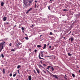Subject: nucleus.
Listing matches in <instances>:
<instances>
[{"label":"nucleus","mask_w":80,"mask_h":80,"mask_svg":"<svg viewBox=\"0 0 80 80\" xmlns=\"http://www.w3.org/2000/svg\"><path fill=\"white\" fill-rule=\"evenodd\" d=\"M63 38H64V39H65V37H63Z\"/></svg>","instance_id":"obj_54"},{"label":"nucleus","mask_w":80,"mask_h":80,"mask_svg":"<svg viewBox=\"0 0 80 80\" xmlns=\"http://www.w3.org/2000/svg\"><path fill=\"white\" fill-rule=\"evenodd\" d=\"M28 78L29 80H32V77H31V76H29Z\"/></svg>","instance_id":"obj_7"},{"label":"nucleus","mask_w":80,"mask_h":80,"mask_svg":"<svg viewBox=\"0 0 80 80\" xmlns=\"http://www.w3.org/2000/svg\"><path fill=\"white\" fill-rule=\"evenodd\" d=\"M14 27H17V25H15Z\"/></svg>","instance_id":"obj_52"},{"label":"nucleus","mask_w":80,"mask_h":80,"mask_svg":"<svg viewBox=\"0 0 80 80\" xmlns=\"http://www.w3.org/2000/svg\"><path fill=\"white\" fill-rule=\"evenodd\" d=\"M28 1H27L25 0H23V3H24V5H23L24 8H27V3H28Z\"/></svg>","instance_id":"obj_1"},{"label":"nucleus","mask_w":80,"mask_h":80,"mask_svg":"<svg viewBox=\"0 0 80 80\" xmlns=\"http://www.w3.org/2000/svg\"><path fill=\"white\" fill-rule=\"evenodd\" d=\"M46 47H47V45L46 44H45L43 46V49H45V48H46Z\"/></svg>","instance_id":"obj_5"},{"label":"nucleus","mask_w":80,"mask_h":80,"mask_svg":"<svg viewBox=\"0 0 80 80\" xmlns=\"http://www.w3.org/2000/svg\"><path fill=\"white\" fill-rule=\"evenodd\" d=\"M50 33L51 35H53V33L52 32H50Z\"/></svg>","instance_id":"obj_28"},{"label":"nucleus","mask_w":80,"mask_h":80,"mask_svg":"<svg viewBox=\"0 0 80 80\" xmlns=\"http://www.w3.org/2000/svg\"><path fill=\"white\" fill-rule=\"evenodd\" d=\"M63 11H67V10H66V9H63Z\"/></svg>","instance_id":"obj_49"},{"label":"nucleus","mask_w":80,"mask_h":80,"mask_svg":"<svg viewBox=\"0 0 80 80\" xmlns=\"http://www.w3.org/2000/svg\"><path fill=\"white\" fill-rule=\"evenodd\" d=\"M51 46H49V48H51Z\"/></svg>","instance_id":"obj_48"},{"label":"nucleus","mask_w":80,"mask_h":80,"mask_svg":"<svg viewBox=\"0 0 80 80\" xmlns=\"http://www.w3.org/2000/svg\"><path fill=\"white\" fill-rule=\"evenodd\" d=\"M48 46L49 45V43H48Z\"/></svg>","instance_id":"obj_61"},{"label":"nucleus","mask_w":80,"mask_h":80,"mask_svg":"<svg viewBox=\"0 0 80 80\" xmlns=\"http://www.w3.org/2000/svg\"><path fill=\"white\" fill-rule=\"evenodd\" d=\"M47 72H49V71L48 70H47Z\"/></svg>","instance_id":"obj_53"},{"label":"nucleus","mask_w":80,"mask_h":80,"mask_svg":"<svg viewBox=\"0 0 80 80\" xmlns=\"http://www.w3.org/2000/svg\"><path fill=\"white\" fill-rule=\"evenodd\" d=\"M64 78L65 80H67V78L64 77Z\"/></svg>","instance_id":"obj_46"},{"label":"nucleus","mask_w":80,"mask_h":80,"mask_svg":"<svg viewBox=\"0 0 80 80\" xmlns=\"http://www.w3.org/2000/svg\"><path fill=\"white\" fill-rule=\"evenodd\" d=\"M36 70L37 71V73H38V74L40 73V72H39V70H38V69L37 68H36Z\"/></svg>","instance_id":"obj_8"},{"label":"nucleus","mask_w":80,"mask_h":80,"mask_svg":"<svg viewBox=\"0 0 80 80\" xmlns=\"http://www.w3.org/2000/svg\"><path fill=\"white\" fill-rule=\"evenodd\" d=\"M51 67V66H48V67L47 68V69L48 70H49L50 68Z\"/></svg>","instance_id":"obj_18"},{"label":"nucleus","mask_w":80,"mask_h":80,"mask_svg":"<svg viewBox=\"0 0 80 80\" xmlns=\"http://www.w3.org/2000/svg\"><path fill=\"white\" fill-rule=\"evenodd\" d=\"M2 49H3V46H2V47L1 48V50H2Z\"/></svg>","instance_id":"obj_45"},{"label":"nucleus","mask_w":80,"mask_h":80,"mask_svg":"<svg viewBox=\"0 0 80 80\" xmlns=\"http://www.w3.org/2000/svg\"><path fill=\"white\" fill-rule=\"evenodd\" d=\"M9 23L8 22H6V24H8Z\"/></svg>","instance_id":"obj_51"},{"label":"nucleus","mask_w":80,"mask_h":80,"mask_svg":"<svg viewBox=\"0 0 80 80\" xmlns=\"http://www.w3.org/2000/svg\"><path fill=\"white\" fill-rule=\"evenodd\" d=\"M63 38V36L62 37H61L60 38H59V40H61Z\"/></svg>","instance_id":"obj_33"},{"label":"nucleus","mask_w":80,"mask_h":80,"mask_svg":"<svg viewBox=\"0 0 80 80\" xmlns=\"http://www.w3.org/2000/svg\"><path fill=\"white\" fill-rule=\"evenodd\" d=\"M32 8H29L28 10V11H29L30 12V11H31V10H32Z\"/></svg>","instance_id":"obj_17"},{"label":"nucleus","mask_w":80,"mask_h":80,"mask_svg":"<svg viewBox=\"0 0 80 80\" xmlns=\"http://www.w3.org/2000/svg\"><path fill=\"white\" fill-rule=\"evenodd\" d=\"M25 38L26 39V40H28V37H25Z\"/></svg>","instance_id":"obj_22"},{"label":"nucleus","mask_w":80,"mask_h":80,"mask_svg":"<svg viewBox=\"0 0 80 80\" xmlns=\"http://www.w3.org/2000/svg\"><path fill=\"white\" fill-rule=\"evenodd\" d=\"M37 52V49H35L34 50L35 53H36V52Z\"/></svg>","instance_id":"obj_35"},{"label":"nucleus","mask_w":80,"mask_h":80,"mask_svg":"<svg viewBox=\"0 0 80 80\" xmlns=\"http://www.w3.org/2000/svg\"><path fill=\"white\" fill-rule=\"evenodd\" d=\"M3 20L4 21H6V20H7V18L6 17H4L3 18Z\"/></svg>","instance_id":"obj_6"},{"label":"nucleus","mask_w":80,"mask_h":80,"mask_svg":"<svg viewBox=\"0 0 80 80\" xmlns=\"http://www.w3.org/2000/svg\"><path fill=\"white\" fill-rule=\"evenodd\" d=\"M73 25H74L73 23L70 26V28H72L73 27Z\"/></svg>","instance_id":"obj_9"},{"label":"nucleus","mask_w":80,"mask_h":80,"mask_svg":"<svg viewBox=\"0 0 80 80\" xmlns=\"http://www.w3.org/2000/svg\"><path fill=\"white\" fill-rule=\"evenodd\" d=\"M51 69L52 71H54V68H53V67H51Z\"/></svg>","instance_id":"obj_15"},{"label":"nucleus","mask_w":80,"mask_h":80,"mask_svg":"<svg viewBox=\"0 0 80 80\" xmlns=\"http://www.w3.org/2000/svg\"><path fill=\"white\" fill-rule=\"evenodd\" d=\"M29 12V11H28H28L27 12H26V14L28 13Z\"/></svg>","instance_id":"obj_37"},{"label":"nucleus","mask_w":80,"mask_h":80,"mask_svg":"<svg viewBox=\"0 0 80 80\" xmlns=\"http://www.w3.org/2000/svg\"><path fill=\"white\" fill-rule=\"evenodd\" d=\"M50 75L52 77H54V76H55V75H53V74H51V75Z\"/></svg>","instance_id":"obj_25"},{"label":"nucleus","mask_w":80,"mask_h":80,"mask_svg":"<svg viewBox=\"0 0 80 80\" xmlns=\"http://www.w3.org/2000/svg\"><path fill=\"white\" fill-rule=\"evenodd\" d=\"M16 75H17V72H16L15 74H14L13 75V77H15Z\"/></svg>","instance_id":"obj_12"},{"label":"nucleus","mask_w":80,"mask_h":80,"mask_svg":"<svg viewBox=\"0 0 80 80\" xmlns=\"http://www.w3.org/2000/svg\"><path fill=\"white\" fill-rule=\"evenodd\" d=\"M39 58V59H43V60H45V59H44L43 58H41L40 57V54L39 53V56H38Z\"/></svg>","instance_id":"obj_4"},{"label":"nucleus","mask_w":80,"mask_h":80,"mask_svg":"<svg viewBox=\"0 0 80 80\" xmlns=\"http://www.w3.org/2000/svg\"><path fill=\"white\" fill-rule=\"evenodd\" d=\"M2 73L3 74H5V69H3L2 71Z\"/></svg>","instance_id":"obj_14"},{"label":"nucleus","mask_w":80,"mask_h":80,"mask_svg":"<svg viewBox=\"0 0 80 80\" xmlns=\"http://www.w3.org/2000/svg\"><path fill=\"white\" fill-rule=\"evenodd\" d=\"M10 77H12V73H10L9 74Z\"/></svg>","instance_id":"obj_31"},{"label":"nucleus","mask_w":80,"mask_h":80,"mask_svg":"<svg viewBox=\"0 0 80 80\" xmlns=\"http://www.w3.org/2000/svg\"><path fill=\"white\" fill-rule=\"evenodd\" d=\"M68 56H71V55H72V54H71L70 53H68Z\"/></svg>","instance_id":"obj_24"},{"label":"nucleus","mask_w":80,"mask_h":80,"mask_svg":"<svg viewBox=\"0 0 80 80\" xmlns=\"http://www.w3.org/2000/svg\"><path fill=\"white\" fill-rule=\"evenodd\" d=\"M41 56L42 57H43V54H41Z\"/></svg>","instance_id":"obj_42"},{"label":"nucleus","mask_w":80,"mask_h":80,"mask_svg":"<svg viewBox=\"0 0 80 80\" xmlns=\"http://www.w3.org/2000/svg\"><path fill=\"white\" fill-rule=\"evenodd\" d=\"M32 27H34V26H33V25H32Z\"/></svg>","instance_id":"obj_55"},{"label":"nucleus","mask_w":80,"mask_h":80,"mask_svg":"<svg viewBox=\"0 0 80 80\" xmlns=\"http://www.w3.org/2000/svg\"><path fill=\"white\" fill-rule=\"evenodd\" d=\"M37 2V1H35V2Z\"/></svg>","instance_id":"obj_59"},{"label":"nucleus","mask_w":80,"mask_h":80,"mask_svg":"<svg viewBox=\"0 0 80 80\" xmlns=\"http://www.w3.org/2000/svg\"><path fill=\"white\" fill-rule=\"evenodd\" d=\"M1 5L2 7H3V5H4V3L3 2H2Z\"/></svg>","instance_id":"obj_10"},{"label":"nucleus","mask_w":80,"mask_h":80,"mask_svg":"<svg viewBox=\"0 0 80 80\" xmlns=\"http://www.w3.org/2000/svg\"><path fill=\"white\" fill-rule=\"evenodd\" d=\"M72 77H73V78H74V77H75V74H73V73H72Z\"/></svg>","instance_id":"obj_16"},{"label":"nucleus","mask_w":80,"mask_h":80,"mask_svg":"<svg viewBox=\"0 0 80 80\" xmlns=\"http://www.w3.org/2000/svg\"><path fill=\"white\" fill-rule=\"evenodd\" d=\"M46 57H47V58H51V57L49 56H46Z\"/></svg>","instance_id":"obj_38"},{"label":"nucleus","mask_w":80,"mask_h":80,"mask_svg":"<svg viewBox=\"0 0 80 80\" xmlns=\"http://www.w3.org/2000/svg\"><path fill=\"white\" fill-rule=\"evenodd\" d=\"M77 68H79V67H77Z\"/></svg>","instance_id":"obj_60"},{"label":"nucleus","mask_w":80,"mask_h":80,"mask_svg":"<svg viewBox=\"0 0 80 80\" xmlns=\"http://www.w3.org/2000/svg\"><path fill=\"white\" fill-rule=\"evenodd\" d=\"M79 73H80V70H79Z\"/></svg>","instance_id":"obj_62"},{"label":"nucleus","mask_w":80,"mask_h":80,"mask_svg":"<svg viewBox=\"0 0 80 80\" xmlns=\"http://www.w3.org/2000/svg\"><path fill=\"white\" fill-rule=\"evenodd\" d=\"M42 35H40V37H42Z\"/></svg>","instance_id":"obj_58"},{"label":"nucleus","mask_w":80,"mask_h":80,"mask_svg":"<svg viewBox=\"0 0 80 80\" xmlns=\"http://www.w3.org/2000/svg\"><path fill=\"white\" fill-rule=\"evenodd\" d=\"M31 50H32L31 49H29L30 52H31Z\"/></svg>","instance_id":"obj_50"},{"label":"nucleus","mask_w":80,"mask_h":80,"mask_svg":"<svg viewBox=\"0 0 80 80\" xmlns=\"http://www.w3.org/2000/svg\"><path fill=\"white\" fill-rule=\"evenodd\" d=\"M4 43H5V42H4Z\"/></svg>","instance_id":"obj_64"},{"label":"nucleus","mask_w":80,"mask_h":80,"mask_svg":"<svg viewBox=\"0 0 80 80\" xmlns=\"http://www.w3.org/2000/svg\"><path fill=\"white\" fill-rule=\"evenodd\" d=\"M11 51L12 52H15V49H13L11 50Z\"/></svg>","instance_id":"obj_30"},{"label":"nucleus","mask_w":80,"mask_h":80,"mask_svg":"<svg viewBox=\"0 0 80 80\" xmlns=\"http://www.w3.org/2000/svg\"><path fill=\"white\" fill-rule=\"evenodd\" d=\"M42 71L44 73H47V72H46V71H45L44 70H43Z\"/></svg>","instance_id":"obj_34"},{"label":"nucleus","mask_w":80,"mask_h":80,"mask_svg":"<svg viewBox=\"0 0 80 80\" xmlns=\"http://www.w3.org/2000/svg\"><path fill=\"white\" fill-rule=\"evenodd\" d=\"M1 57L2 58H3V57H4V56H3V54H1Z\"/></svg>","instance_id":"obj_29"},{"label":"nucleus","mask_w":80,"mask_h":80,"mask_svg":"<svg viewBox=\"0 0 80 80\" xmlns=\"http://www.w3.org/2000/svg\"><path fill=\"white\" fill-rule=\"evenodd\" d=\"M40 62L42 64L43 63V62H42V61H40Z\"/></svg>","instance_id":"obj_44"},{"label":"nucleus","mask_w":80,"mask_h":80,"mask_svg":"<svg viewBox=\"0 0 80 80\" xmlns=\"http://www.w3.org/2000/svg\"><path fill=\"white\" fill-rule=\"evenodd\" d=\"M19 70H18V73H19V74H20V72L19 71Z\"/></svg>","instance_id":"obj_39"},{"label":"nucleus","mask_w":80,"mask_h":80,"mask_svg":"<svg viewBox=\"0 0 80 80\" xmlns=\"http://www.w3.org/2000/svg\"><path fill=\"white\" fill-rule=\"evenodd\" d=\"M43 52H42V51L41 52V55H43Z\"/></svg>","instance_id":"obj_20"},{"label":"nucleus","mask_w":80,"mask_h":80,"mask_svg":"<svg viewBox=\"0 0 80 80\" xmlns=\"http://www.w3.org/2000/svg\"><path fill=\"white\" fill-rule=\"evenodd\" d=\"M70 33H71V31H70V32H69V34H70Z\"/></svg>","instance_id":"obj_57"},{"label":"nucleus","mask_w":80,"mask_h":80,"mask_svg":"<svg viewBox=\"0 0 80 80\" xmlns=\"http://www.w3.org/2000/svg\"><path fill=\"white\" fill-rule=\"evenodd\" d=\"M42 68H44V67H43V66H42Z\"/></svg>","instance_id":"obj_56"},{"label":"nucleus","mask_w":80,"mask_h":80,"mask_svg":"<svg viewBox=\"0 0 80 80\" xmlns=\"http://www.w3.org/2000/svg\"><path fill=\"white\" fill-rule=\"evenodd\" d=\"M50 6H48V9H49V10H50Z\"/></svg>","instance_id":"obj_40"},{"label":"nucleus","mask_w":80,"mask_h":80,"mask_svg":"<svg viewBox=\"0 0 80 80\" xmlns=\"http://www.w3.org/2000/svg\"><path fill=\"white\" fill-rule=\"evenodd\" d=\"M43 66H47V65L45 64H43Z\"/></svg>","instance_id":"obj_47"},{"label":"nucleus","mask_w":80,"mask_h":80,"mask_svg":"<svg viewBox=\"0 0 80 80\" xmlns=\"http://www.w3.org/2000/svg\"><path fill=\"white\" fill-rule=\"evenodd\" d=\"M16 47H18L19 49H20V48H21L22 47V45H21L20 46H19V45H18V44L17 43L16 44Z\"/></svg>","instance_id":"obj_2"},{"label":"nucleus","mask_w":80,"mask_h":80,"mask_svg":"<svg viewBox=\"0 0 80 80\" xmlns=\"http://www.w3.org/2000/svg\"><path fill=\"white\" fill-rule=\"evenodd\" d=\"M71 40V42H73L74 40V39L72 37H71L69 39V40Z\"/></svg>","instance_id":"obj_3"},{"label":"nucleus","mask_w":80,"mask_h":80,"mask_svg":"<svg viewBox=\"0 0 80 80\" xmlns=\"http://www.w3.org/2000/svg\"><path fill=\"white\" fill-rule=\"evenodd\" d=\"M17 44H18V45H22V43H21L20 42H18V43Z\"/></svg>","instance_id":"obj_21"},{"label":"nucleus","mask_w":80,"mask_h":80,"mask_svg":"<svg viewBox=\"0 0 80 80\" xmlns=\"http://www.w3.org/2000/svg\"><path fill=\"white\" fill-rule=\"evenodd\" d=\"M38 67H42V66L41 65H38Z\"/></svg>","instance_id":"obj_19"},{"label":"nucleus","mask_w":80,"mask_h":80,"mask_svg":"<svg viewBox=\"0 0 80 80\" xmlns=\"http://www.w3.org/2000/svg\"><path fill=\"white\" fill-rule=\"evenodd\" d=\"M55 31H56V30H54V32H55Z\"/></svg>","instance_id":"obj_63"},{"label":"nucleus","mask_w":80,"mask_h":80,"mask_svg":"<svg viewBox=\"0 0 80 80\" xmlns=\"http://www.w3.org/2000/svg\"><path fill=\"white\" fill-rule=\"evenodd\" d=\"M54 77L55 78H56V79H58V77L57 76V75H54Z\"/></svg>","instance_id":"obj_11"},{"label":"nucleus","mask_w":80,"mask_h":80,"mask_svg":"<svg viewBox=\"0 0 80 80\" xmlns=\"http://www.w3.org/2000/svg\"><path fill=\"white\" fill-rule=\"evenodd\" d=\"M77 22V21H76L75 22H74L72 23L74 24V23H76Z\"/></svg>","instance_id":"obj_27"},{"label":"nucleus","mask_w":80,"mask_h":80,"mask_svg":"<svg viewBox=\"0 0 80 80\" xmlns=\"http://www.w3.org/2000/svg\"><path fill=\"white\" fill-rule=\"evenodd\" d=\"M9 46H10V47H11V46H12V43H10L9 44Z\"/></svg>","instance_id":"obj_41"},{"label":"nucleus","mask_w":80,"mask_h":80,"mask_svg":"<svg viewBox=\"0 0 80 80\" xmlns=\"http://www.w3.org/2000/svg\"><path fill=\"white\" fill-rule=\"evenodd\" d=\"M33 71H34V73H35V74H36V72L35 71V70H34Z\"/></svg>","instance_id":"obj_43"},{"label":"nucleus","mask_w":80,"mask_h":80,"mask_svg":"<svg viewBox=\"0 0 80 80\" xmlns=\"http://www.w3.org/2000/svg\"><path fill=\"white\" fill-rule=\"evenodd\" d=\"M20 65H18L17 67V68L18 69V68H20Z\"/></svg>","instance_id":"obj_23"},{"label":"nucleus","mask_w":80,"mask_h":80,"mask_svg":"<svg viewBox=\"0 0 80 80\" xmlns=\"http://www.w3.org/2000/svg\"><path fill=\"white\" fill-rule=\"evenodd\" d=\"M22 28L21 29L22 30H24V28L23 27H21Z\"/></svg>","instance_id":"obj_32"},{"label":"nucleus","mask_w":80,"mask_h":80,"mask_svg":"<svg viewBox=\"0 0 80 80\" xmlns=\"http://www.w3.org/2000/svg\"><path fill=\"white\" fill-rule=\"evenodd\" d=\"M37 6V4H36V3L35 4V8H37V7H36Z\"/></svg>","instance_id":"obj_26"},{"label":"nucleus","mask_w":80,"mask_h":80,"mask_svg":"<svg viewBox=\"0 0 80 80\" xmlns=\"http://www.w3.org/2000/svg\"><path fill=\"white\" fill-rule=\"evenodd\" d=\"M42 47L41 45H38L37 46V47H38V48H40V47Z\"/></svg>","instance_id":"obj_13"},{"label":"nucleus","mask_w":80,"mask_h":80,"mask_svg":"<svg viewBox=\"0 0 80 80\" xmlns=\"http://www.w3.org/2000/svg\"><path fill=\"white\" fill-rule=\"evenodd\" d=\"M30 3H31V1H29V3L28 4V5L29 6L30 5Z\"/></svg>","instance_id":"obj_36"}]
</instances>
